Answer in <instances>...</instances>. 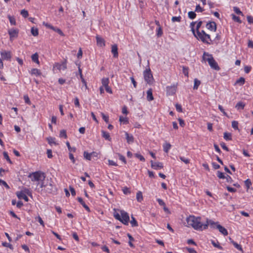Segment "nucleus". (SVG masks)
<instances>
[{
	"label": "nucleus",
	"mask_w": 253,
	"mask_h": 253,
	"mask_svg": "<svg viewBox=\"0 0 253 253\" xmlns=\"http://www.w3.org/2000/svg\"><path fill=\"white\" fill-rule=\"evenodd\" d=\"M3 154L4 158L7 160V161H8V162L11 163V162L10 159L8 156V153L6 152H4Z\"/></svg>",
	"instance_id": "nucleus-56"
},
{
	"label": "nucleus",
	"mask_w": 253,
	"mask_h": 253,
	"mask_svg": "<svg viewBox=\"0 0 253 253\" xmlns=\"http://www.w3.org/2000/svg\"><path fill=\"white\" fill-rule=\"evenodd\" d=\"M143 76L145 81L148 84H151L154 81V78L150 68L146 69L143 72Z\"/></svg>",
	"instance_id": "nucleus-4"
},
{
	"label": "nucleus",
	"mask_w": 253,
	"mask_h": 253,
	"mask_svg": "<svg viewBox=\"0 0 253 253\" xmlns=\"http://www.w3.org/2000/svg\"><path fill=\"white\" fill-rule=\"evenodd\" d=\"M47 186V192L48 193H53L55 192L56 188L51 182H48L47 179V184H45V182L43 181L42 183L41 187Z\"/></svg>",
	"instance_id": "nucleus-8"
},
{
	"label": "nucleus",
	"mask_w": 253,
	"mask_h": 253,
	"mask_svg": "<svg viewBox=\"0 0 253 253\" xmlns=\"http://www.w3.org/2000/svg\"><path fill=\"white\" fill-rule=\"evenodd\" d=\"M238 124L237 121H233L232 122V127L235 130H239Z\"/></svg>",
	"instance_id": "nucleus-40"
},
{
	"label": "nucleus",
	"mask_w": 253,
	"mask_h": 253,
	"mask_svg": "<svg viewBox=\"0 0 253 253\" xmlns=\"http://www.w3.org/2000/svg\"><path fill=\"white\" fill-rule=\"evenodd\" d=\"M220 40V35L219 34H217L216 37L214 39L212 40L213 44L215 43L216 44L218 43V42Z\"/></svg>",
	"instance_id": "nucleus-46"
},
{
	"label": "nucleus",
	"mask_w": 253,
	"mask_h": 253,
	"mask_svg": "<svg viewBox=\"0 0 253 253\" xmlns=\"http://www.w3.org/2000/svg\"><path fill=\"white\" fill-rule=\"evenodd\" d=\"M204 9L200 6L199 4L196 5L195 11L197 12H203Z\"/></svg>",
	"instance_id": "nucleus-58"
},
{
	"label": "nucleus",
	"mask_w": 253,
	"mask_h": 253,
	"mask_svg": "<svg viewBox=\"0 0 253 253\" xmlns=\"http://www.w3.org/2000/svg\"><path fill=\"white\" fill-rule=\"evenodd\" d=\"M127 236L129 238V241L128 242V244H129V245L131 247H132L133 248L134 247V245L132 243V241H133L134 240V238L132 237V236L128 233L127 234Z\"/></svg>",
	"instance_id": "nucleus-39"
},
{
	"label": "nucleus",
	"mask_w": 253,
	"mask_h": 253,
	"mask_svg": "<svg viewBox=\"0 0 253 253\" xmlns=\"http://www.w3.org/2000/svg\"><path fill=\"white\" fill-rule=\"evenodd\" d=\"M170 148H171V145L169 143H165L163 145L164 151L166 153H168L169 152V150L170 149Z\"/></svg>",
	"instance_id": "nucleus-31"
},
{
	"label": "nucleus",
	"mask_w": 253,
	"mask_h": 253,
	"mask_svg": "<svg viewBox=\"0 0 253 253\" xmlns=\"http://www.w3.org/2000/svg\"><path fill=\"white\" fill-rule=\"evenodd\" d=\"M245 82V79L243 77H240L236 81L235 84H239L240 85H242L244 84Z\"/></svg>",
	"instance_id": "nucleus-32"
},
{
	"label": "nucleus",
	"mask_w": 253,
	"mask_h": 253,
	"mask_svg": "<svg viewBox=\"0 0 253 253\" xmlns=\"http://www.w3.org/2000/svg\"><path fill=\"white\" fill-rule=\"evenodd\" d=\"M0 185L4 186L7 189H9V186L7 185V184L6 183V182L1 179H0Z\"/></svg>",
	"instance_id": "nucleus-57"
},
{
	"label": "nucleus",
	"mask_w": 253,
	"mask_h": 253,
	"mask_svg": "<svg viewBox=\"0 0 253 253\" xmlns=\"http://www.w3.org/2000/svg\"><path fill=\"white\" fill-rule=\"evenodd\" d=\"M206 27L208 29L215 32L216 30V25L214 22H209L206 24Z\"/></svg>",
	"instance_id": "nucleus-12"
},
{
	"label": "nucleus",
	"mask_w": 253,
	"mask_h": 253,
	"mask_svg": "<svg viewBox=\"0 0 253 253\" xmlns=\"http://www.w3.org/2000/svg\"><path fill=\"white\" fill-rule=\"evenodd\" d=\"M54 67L59 70H64L67 68L66 62H64L61 64L57 63L55 65Z\"/></svg>",
	"instance_id": "nucleus-14"
},
{
	"label": "nucleus",
	"mask_w": 253,
	"mask_h": 253,
	"mask_svg": "<svg viewBox=\"0 0 253 253\" xmlns=\"http://www.w3.org/2000/svg\"><path fill=\"white\" fill-rule=\"evenodd\" d=\"M59 136L60 137H64L65 138H66L67 137V136L66 134V130L64 129L61 130L60 132Z\"/></svg>",
	"instance_id": "nucleus-44"
},
{
	"label": "nucleus",
	"mask_w": 253,
	"mask_h": 253,
	"mask_svg": "<svg viewBox=\"0 0 253 253\" xmlns=\"http://www.w3.org/2000/svg\"><path fill=\"white\" fill-rule=\"evenodd\" d=\"M95 153H89L86 151H84V157L85 159H86L87 160H91V157L92 155H94Z\"/></svg>",
	"instance_id": "nucleus-28"
},
{
	"label": "nucleus",
	"mask_w": 253,
	"mask_h": 253,
	"mask_svg": "<svg viewBox=\"0 0 253 253\" xmlns=\"http://www.w3.org/2000/svg\"><path fill=\"white\" fill-rule=\"evenodd\" d=\"M31 32L32 35L35 37L37 36L39 34L38 29L37 28H35L34 27H32L31 28Z\"/></svg>",
	"instance_id": "nucleus-38"
},
{
	"label": "nucleus",
	"mask_w": 253,
	"mask_h": 253,
	"mask_svg": "<svg viewBox=\"0 0 253 253\" xmlns=\"http://www.w3.org/2000/svg\"><path fill=\"white\" fill-rule=\"evenodd\" d=\"M31 74L33 75H35L36 76H39L41 75V72L40 70L37 68H33L31 71Z\"/></svg>",
	"instance_id": "nucleus-23"
},
{
	"label": "nucleus",
	"mask_w": 253,
	"mask_h": 253,
	"mask_svg": "<svg viewBox=\"0 0 253 253\" xmlns=\"http://www.w3.org/2000/svg\"><path fill=\"white\" fill-rule=\"evenodd\" d=\"M28 177L32 181H43L45 179V175H28Z\"/></svg>",
	"instance_id": "nucleus-11"
},
{
	"label": "nucleus",
	"mask_w": 253,
	"mask_h": 253,
	"mask_svg": "<svg viewBox=\"0 0 253 253\" xmlns=\"http://www.w3.org/2000/svg\"><path fill=\"white\" fill-rule=\"evenodd\" d=\"M8 18L9 19L10 23L12 25H16V21L15 19V18L11 16L10 15L8 16Z\"/></svg>",
	"instance_id": "nucleus-42"
},
{
	"label": "nucleus",
	"mask_w": 253,
	"mask_h": 253,
	"mask_svg": "<svg viewBox=\"0 0 253 253\" xmlns=\"http://www.w3.org/2000/svg\"><path fill=\"white\" fill-rule=\"evenodd\" d=\"M245 184L247 189H248L250 188V186L252 185L251 180L249 179H247L245 181Z\"/></svg>",
	"instance_id": "nucleus-52"
},
{
	"label": "nucleus",
	"mask_w": 253,
	"mask_h": 253,
	"mask_svg": "<svg viewBox=\"0 0 253 253\" xmlns=\"http://www.w3.org/2000/svg\"><path fill=\"white\" fill-rule=\"evenodd\" d=\"M51 30H53L54 31L57 32L58 34H59L61 36H64V34L63 33V32L59 28L57 27H55L53 26L51 27Z\"/></svg>",
	"instance_id": "nucleus-33"
},
{
	"label": "nucleus",
	"mask_w": 253,
	"mask_h": 253,
	"mask_svg": "<svg viewBox=\"0 0 253 253\" xmlns=\"http://www.w3.org/2000/svg\"><path fill=\"white\" fill-rule=\"evenodd\" d=\"M216 229L219 230V231L224 236H226L228 235L227 230L223 226L220 225H217L216 227Z\"/></svg>",
	"instance_id": "nucleus-17"
},
{
	"label": "nucleus",
	"mask_w": 253,
	"mask_h": 253,
	"mask_svg": "<svg viewBox=\"0 0 253 253\" xmlns=\"http://www.w3.org/2000/svg\"><path fill=\"white\" fill-rule=\"evenodd\" d=\"M136 199L139 202H141L143 200V196L141 192L138 191L136 193Z\"/></svg>",
	"instance_id": "nucleus-35"
},
{
	"label": "nucleus",
	"mask_w": 253,
	"mask_h": 253,
	"mask_svg": "<svg viewBox=\"0 0 253 253\" xmlns=\"http://www.w3.org/2000/svg\"><path fill=\"white\" fill-rule=\"evenodd\" d=\"M248 22L250 24H253V17L251 16H248L247 17Z\"/></svg>",
	"instance_id": "nucleus-64"
},
{
	"label": "nucleus",
	"mask_w": 253,
	"mask_h": 253,
	"mask_svg": "<svg viewBox=\"0 0 253 253\" xmlns=\"http://www.w3.org/2000/svg\"><path fill=\"white\" fill-rule=\"evenodd\" d=\"M211 243L212 244V245L214 247H216V248H217L218 249H222V248L221 246H220L219 244H218V242H217V243H215L214 241H211Z\"/></svg>",
	"instance_id": "nucleus-60"
},
{
	"label": "nucleus",
	"mask_w": 253,
	"mask_h": 253,
	"mask_svg": "<svg viewBox=\"0 0 253 253\" xmlns=\"http://www.w3.org/2000/svg\"><path fill=\"white\" fill-rule=\"evenodd\" d=\"M101 116H102V119L104 120V121L106 123H108V122H109V117H108V116H106L103 113H101Z\"/></svg>",
	"instance_id": "nucleus-63"
},
{
	"label": "nucleus",
	"mask_w": 253,
	"mask_h": 253,
	"mask_svg": "<svg viewBox=\"0 0 253 253\" xmlns=\"http://www.w3.org/2000/svg\"><path fill=\"white\" fill-rule=\"evenodd\" d=\"M111 52L114 57L117 58L118 57V46L117 44H114L112 46Z\"/></svg>",
	"instance_id": "nucleus-16"
},
{
	"label": "nucleus",
	"mask_w": 253,
	"mask_h": 253,
	"mask_svg": "<svg viewBox=\"0 0 253 253\" xmlns=\"http://www.w3.org/2000/svg\"><path fill=\"white\" fill-rule=\"evenodd\" d=\"M202 24V21H200L197 23V26H196V31H195L196 34H197L198 31L201 32L199 30L200 28L201 27V25Z\"/></svg>",
	"instance_id": "nucleus-55"
},
{
	"label": "nucleus",
	"mask_w": 253,
	"mask_h": 253,
	"mask_svg": "<svg viewBox=\"0 0 253 253\" xmlns=\"http://www.w3.org/2000/svg\"><path fill=\"white\" fill-rule=\"evenodd\" d=\"M56 139L54 137H49L47 138V140L48 141V143L50 145L54 144L55 145H58V143H56L55 141Z\"/></svg>",
	"instance_id": "nucleus-25"
},
{
	"label": "nucleus",
	"mask_w": 253,
	"mask_h": 253,
	"mask_svg": "<svg viewBox=\"0 0 253 253\" xmlns=\"http://www.w3.org/2000/svg\"><path fill=\"white\" fill-rule=\"evenodd\" d=\"M126 138V141L128 143H133L134 141V138L132 134H129L127 132H125Z\"/></svg>",
	"instance_id": "nucleus-18"
},
{
	"label": "nucleus",
	"mask_w": 253,
	"mask_h": 253,
	"mask_svg": "<svg viewBox=\"0 0 253 253\" xmlns=\"http://www.w3.org/2000/svg\"><path fill=\"white\" fill-rule=\"evenodd\" d=\"M119 121L121 123H123L124 124H127L128 123V119L126 117L121 116L119 118Z\"/></svg>",
	"instance_id": "nucleus-43"
},
{
	"label": "nucleus",
	"mask_w": 253,
	"mask_h": 253,
	"mask_svg": "<svg viewBox=\"0 0 253 253\" xmlns=\"http://www.w3.org/2000/svg\"><path fill=\"white\" fill-rule=\"evenodd\" d=\"M101 132H102V137L103 138H104L105 139L108 140L109 141L111 140V138L110 137V134L108 132H107L104 130H102Z\"/></svg>",
	"instance_id": "nucleus-24"
},
{
	"label": "nucleus",
	"mask_w": 253,
	"mask_h": 253,
	"mask_svg": "<svg viewBox=\"0 0 253 253\" xmlns=\"http://www.w3.org/2000/svg\"><path fill=\"white\" fill-rule=\"evenodd\" d=\"M21 14L24 18L27 17L29 15L28 11L25 9H23L21 11Z\"/></svg>",
	"instance_id": "nucleus-47"
},
{
	"label": "nucleus",
	"mask_w": 253,
	"mask_h": 253,
	"mask_svg": "<svg viewBox=\"0 0 253 253\" xmlns=\"http://www.w3.org/2000/svg\"><path fill=\"white\" fill-rule=\"evenodd\" d=\"M182 71L184 75L187 77L188 76V67L183 66Z\"/></svg>",
	"instance_id": "nucleus-50"
},
{
	"label": "nucleus",
	"mask_w": 253,
	"mask_h": 253,
	"mask_svg": "<svg viewBox=\"0 0 253 253\" xmlns=\"http://www.w3.org/2000/svg\"><path fill=\"white\" fill-rule=\"evenodd\" d=\"M196 23V22H192L190 23V27L191 29V31L194 36H195V34H196L195 33V30L194 29V26H195Z\"/></svg>",
	"instance_id": "nucleus-51"
},
{
	"label": "nucleus",
	"mask_w": 253,
	"mask_h": 253,
	"mask_svg": "<svg viewBox=\"0 0 253 253\" xmlns=\"http://www.w3.org/2000/svg\"><path fill=\"white\" fill-rule=\"evenodd\" d=\"M201 84L200 81L198 80L197 79H195L194 80V84L193 86L194 89H197Z\"/></svg>",
	"instance_id": "nucleus-36"
},
{
	"label": "nucleus",
	"mask_w": 253,
	"mask_h": 253,
	"mask_svg": "<svg viewBox=\"0 0 253 253\" xmlns=\"http://www.w3.org/2000/svg\"><path fill=\"white\" fill-rule=\"evenodd\" d=\"M0 53L1 57L3 60H10L11 58V54L10 51L2 50L0 51Z\"/></svg>",
	"instance_id": "nucleus-9"
},
{
	"label": "nucleus",
	"mask_w": 253,
	"mask_h": 253,
	"mask_svg": "<svg viewBox=\"0 0 253 253\" xmlns=\"http://www.w3.org/2000/svg\"><path fill=\"white\" fill-rule=\"evenodd\" d=\"M66 145L68 148V150L70 151V152H75L76 151V148L75 147H73L72 148L70 146V143L68 142V141H67L66 143Z\"/></svg>",
	"instance_id": "nucleus-49"
},
{
	"label": "nucleus",
	"mask_w": 253,
	"mask_h": 253,
	"mask_svg": "<svg viewBox=\"0 0 253 253\" xmlns=\"http://www.w3.org/2000/svg\"><path fill=\"white\" fill-rule=\"evenodd\" d=\"M130 222L132 227H136L138 226L137 222L133 216H131V220Z\"/></svg>",
	"instance_id": "nucleus-37"
},
{
	"label": "nucleus",
	"mask_w": 253,
	"mask_h": 253,
	"mask_svg": "<svg viewBox=\"0 0 253 253\" xmlns=\"http://www.w3.org/2000/svg\"><path fill=\"white\" fill-rule=\"evenodd\" d=\"M181 19V17L180 16H177V17L173 16L171 18V21L173 22H180Z\"/></svg>",
	"instance_id": "nucleus-45"
},
{
	"label": "nucleus",
	"mask_w": 253,
	"mask_h": 253,
	"mask_svg": "<svg viewBox=\"0 0 253 253\" xmlns=\"http://www.w3.org/2000/svg\"><path fill=\"white\" fill-rule=\"evenodd\" d=\"M203 59L205 61H208L210 67L216 71L220 70V68L217 63L214 59L211 54L208 52H204L203 55Z\"/></svg>",
	"instance_id": "nucleus-2"
},
{
	"label": "nucleus",
	"mask_w": 253,
	"mask_h": 253,
	"mask_svg": "<svg viewBox=\"0 0 253 253\" xmlns=\"http://www.w3.org/2000/svg\"><path fill=\"white\" fill-rule=\"evenodd\" d=\"M123 191L124 194L127 195L130 193V191L129 188L126 187H125L123 189Z\"/></svg>",
	"instance_id": "nucleus-53"
},
{
	"label": "nucleus",
	"mask_w": 253,
	"mask_h": 253,
	"mask_svg": "<svg viewBox=\"0 0 253 253\" xmlns=\"http://www.w3.org/2000/svg\"><path fill=\"white\" fill-rule=\"evenodd\" d=\"M152 167L156 169H160L163 167L162 163L160 162H154L152 161H151Z\"/></svg>",
	"instance_id": "nucleus-15"
},
{
	"label": "nucleus",
	"mask_w": 253,
	"mask_h": 253,
	"mask_svg": "<svg viewBox=\"0 0 253 253\" xmlns=\"http://www.w3.org/2000/svg\"><path fill=\"white\" fill-rule=\"evenodd\" d=\"M147 99L149 101H152L154 99L152 94V89L151 88L149 89L147 91Z\"/></svg>",
	"instance_id": "nucleus-22"
},
{
	"label": "nucleus",
	"mask_w": 253,
	"mask_h": 253,
	"mask_svg": "<svg viewBox=\"0 0 253 253\" xmlns=\"http://www.w3.org/2000/svg\"><path fill=\"white\" fill-rule=\"evenodd\" d=\"M97 44L100 47H103L105 45L104 40L100 37L99 35L96 36Z\"/></svg>",
	"instance_id": "nucleus-13"
},
{
	"label": "nucleus",
	"mask_w": 253,
	"mask_h": 253,
	"mask_svg": "<svg viewBox=\"0 0 253 253\" xmlns=\"http://www.w3.org/2000/svg\"><path fill=\"white\" fill-rule=\"evenodd\" d=\"M176 85L174 84L170 86H168L166 87V91L167 95H172L174 94L176 91Z\"/></svg>",
	"instance_id": "nucleus-10"
},
{
	"label": "nucleus",
	"mask_w": 253,
	"mask_h": 253,
	"mask_svg": "<svg viewBox=\"0 0 253 253\" xmlns=\"http://www.w3.org/2000/svg\"><path fill=\"white\" fill-rule=\"evenodd\" d=\"M101 83L103 86L105 87L108 85L109 83V80L108 78H104L102 79Z\"/></svg>",
	"instance_id": "nucleus-34"
},
{
	"label": "nucleus",
	"mask_w": 253,
	"mask_h": 253,
	"mask_svg": "<svg viewBox=\"0 0 253 253\" xmlns=\"http://www.w3.org/2000/svg\"><path fill=\"white\" fill-rule=\"evenodd\" d=\"M223 138L226 141L232 140V134L230 133L225 132L223 134Z\"/></svg>",
	"instance_id": "nucleus-26"
},
{
	"label": "nucleus",
	"mask_w": 253,
	"mask_h": 253,
	"mask_svg": "<svg viewBox=\"0 0 253 253\" xmlns=\"http://www.w3.org/2000/svg\"><path fill=\"white\" fill-rule=\"evenodd\" d=\"M219 225L218 222H214L211 220H207V223L204 224L203 229H206L208 228V225H210V227L213 229H216L217 225Z\"/></svg>",
	"instance_id": "nucleus-7"
},
{
	"label": "nucleus",
	"mask_w": 253,
	"mask_h": 253,
	"mask_svg": "<svg viewBox=\"0 0 253 253\" xmlns=\"http://www.w3.org/2000/svg\"><path fill=\"white\" fill-rule=\"evenodd\" d=\"M135 156L136 158H137L138 159H139L140 161H142V162L145 161V158L141 154H138V153H136V154H135Z\"/></svg>",
	"instance_id": "nucleus-48"
},
{
	"label": "nucleus",
	"mask_w": 253,
	"mask_h": 253,
	"mask_svg": "<svg viewBox=\"0 0 253 253\" xmlns=\"http://www.w3.org/2000/svg\"><path fill=\"white\" fill-rule=\"evenodd\" d=\"M121 217L120 221L125 225H128L129 221V217L128 213L124 211H121Z\"/></svg>",
	"instance_id": "nucleus-5"
},
{
	"label": "nucleus",
	"mask_w": 253,
	"mask_h": 253,
	"mask_svg": "<svg viewBox=\"0 0 253 253\" xmlns=\"http://www.w3.org/2000/svg\"><path fill=\"white\" fill-rule=\"evenodd\" d=\"M219 179H226V180L227 182L231 183L232 182V179L231 177L229 176V175H227L226 176L225 175H217Z\"/></svg>",
	"instance_id": "nucleus-19"
},
{
	"label": "nucleus",
	"mask_w": 253,
	"mask_h": 253,
	"mask_svg": "<svg viewBox=\"0 0 253 253\" xmlns=\"http://www.w3.org/2000/svg\"><path fill=\"white\" fill-rule=\"evenodd\" d=\"M175 108L177 112H182V108L181 106V105L179 104H175Z\"/></svg>",
	"instance_id": "nucleus-59"
},
{
	"label": "nucleus",
	"mask_w": 253,
	"mask_h": 253,
	"mask_svg": "<svg viewBox=\"0 0 253 253\" xmlns=\"http://www.w3.org/2000/svg\"><path fill=\"white\" fill-rule=\"evenodd\" d=\"M245 106V104L243 102H239L235 106V108L239 110H243Z\"/></svg>",
	"instance_id": "nucleus-30"
},
{
	"label": "nucleus",
	"mask_w": 253,
	"mask_h": 253,
	"mask_svg": "<svg viewBox=\"0 0 253 253\" xmlns=\"http://www.w3.org/2000/svg\"><path fill=\"white\" fill-rule=\"evenodd\" d=\"M200 217H195L193 215H190L187 218L186 221L187 224L192 226L194 229L197 230H203L204 224L201 222Z\"/></svg>",
	"instance_id": "nucleus-1"
},
{
	"label": "nucleus",
	"mask_w": 253,
	"mask_h": 253,
	"mask_svg": "<svg viewBox=\"0 0 253 253\" xmlns=\"http://www.w3.org/2000/svg\"><path fill=\"white\" fill-rule=\"evenodd\" d=\"M232 19L236 22H238L239 23H241V20H240V18L238 16H236L234 14H232Z\"/></svg>",
	"instance_id": "nucleus-54"
},
{
	"label": "nucleus",
	"mask_w": 253,
	"mask_h": 253,
	"mask_svg": "<svg viewBox=\"0 0 253 253\" xmlns=\"http://www.w3.org/2000/svg\"><path fill=\"white\" fill-rule=\"evenodd\" d=\"M180 159L181 160V161L183 162L186 164L189 163V160L184 157H180Z\"/></svg>",
	"instance_id": "nucleus-61"
},
{
	"label": "nucleus",
	"mask_w": 253,
	"mask_h": 253,
	"mask_svg": "<svg viewBox=\"0 0 253 253\" xmlns=\"http://www.w3.org/2000/svg\"><path fill=\"white\" fill-rule=\"evenodd\" d=\"M198 40H201L203 42L208 44H212L213 41L209 34H207L204 30L197 32L194 36Z\"/></svg>",
	"instance_id": "nucleus-3"
},
{
	"label": "nucleus",
	"mask_w": 253,
	"mask_h": 253,
	"mask_svg": "<svg viewBox=\"0 0 253 253\" xmlns=\"http://www.w3.org/2000/svg\"><path fill=\"white\" fill-rule=\"evenodd\" d=\"M17 196L19 199H23L26 202L29 200L28 197L22 191L17 193Z\"/></svg>",
	"instance_id": "nucleus-20"
},
{
	"label": "nucleus",
	"mask_w": 253,
	"mask_h": 253,
	"mask_svg": "<svg viewBox=\"0 0 253 253\" xmlns=\"http://www.w3.org/2000/svg\"><path fill=\"white\" fill-rule=\"evenodd\" d=\"M188 17L191 19H194L196 16V14L194 11H189L188 13Z\"/></svg>",
	"instance_id": "nucleus-41"
},
{
	"label": "nucleus",
	"mask_w": 253,
	"mask_h": 253,
	"mask_svg": "<svg viewBox=\"0 0 253 253\" xmlns=\"http://www.w3.org/2000/svg\"><path fill=\"white\" fill-rule=\"evenodd\" d=\"M78 202L83 206V207L87 211H90L89 208L85 204L83 199L81 197H78L77 199Z\"/></svg>",
	"instance_id": "nucleus-21"
},
{
	"label": "nucleus",
	"mask_w": 253,
	"mask_h": 253,
	"mask_svg": "<svg viewBox=\"0 0 253 253\" xmlns=\"http://www.w3.org/2000/svg\"><path fill=\"white\" fill-rule=\"evenodd\" d=\"M230 240L231 241V243L234 245L235 248H236L237 250L242 251V248L240 245L237 244L236 242H234L233 240L230 238Z\"/></svg>",
	"instance_id": "nucleus-29"
},
{
	"label": "nucleus",
	"mask_w": 253,
	"mask_h": 253,
	"mask_svg": "<svg viewBox=\"0 0 253 253\" xmlns=\"http://www.w3.org/2000/svg\"><path fill=\"white\" fill-rule=\"evenodd\" d=\"M32 60L33 62L39 64V55L37 53H35V54H33L31 56Z\"/></svg>",
	"instance_id": "nucleus-27"
},
{
	"label": "nucleus",
	"mask_w": 253,
	"mask_h": 253,
	"mask_svg": "<svg viewBox=\"0 0 253 253\" xmlns=\"http://www.w3.org/2000/svg\"><path fill=\"white\" fill-rule=\"evenodd\" d=\"M233 10L234 12L237 13V14H242V11L240 10V9L237 7H234Z\"/></svg>",
	"instance_id": "nucleus-62"
},
{
	"label": "nucleus",
	"mask_w": 253,
	"mask_h": 253,
	"mask_svg": "<svg viewBox=\"0 0 253 253\" xmlns=\"http://www.w3.org/2000/svg\"><path fill=\"white\" fill-rule=\"evenodd\" d=\"M8 33L10 37V40L13 41L14 39L17 38L19 31L16 29L12 28L8 30Z\"/></svg>",
	"instance_id": "nucleus-6"
}]
</instances>
